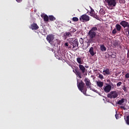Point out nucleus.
Returning a JSON list of instances; mask_svg holds the SVG:
<instances>
[{
	"label": "nucleus",
	"instance_id": "dca6fc26",
	"mask_svg": "<svg viewBox=\"0 0 129 129\" xmlns=\"http://www.w3.org/2000/svg\"><path fill=\"white\" fill-rule=\"evenodd\" d=\"M115 29L117 30V32H120L121 30V26H120V25H119V24H117L115 25Z\"/></svg>",
	"mask_w": 129,
	"mask_h": 129
},
{
	"label": "nucleus",
	"instance_id": "ea45409f",
	"mask_svg": "<svg viewBox=\"0 0 129 129\" xmlns=\"http://www.w3.org/2000/svg\"><path fill=\"white\" fill-rule=\"evenodd\" d=\"M114 46H117V43L114 42Z\"/></svg>",
	"mask_w": 129,
	"mask_h": 129
},
{
	"label": "nucleus",
	"instance_id": "e433bc0d",
	"mask_svg": "<svg viewBox=\"0 0 129 129\" xmlns=\"http://www.w3.org/2000/svg\"><path fill=\"white\" fill-rule=\"evenodd\" d=\"M115 118H116V119H118V114H116L115 115Z\"/></svg>",
	"mask_w": 129,
	"mask_h": 129
},
{
	"label": "nucleus",
	"instance_id": "cd10ccee",
	"mask_svg": "<svg viewBox=\"0 0 129 129\" xmlns=\"http://www.w3.org/2000/svg\"><path fill=\"white\" fill-rule=\"evenodd\" d=\"M98 75H99L98 78H100V79L102 80L104 78H103V75H102L101 74H98Z\"/></svg>",
	"mask_w": 129,
	"mask_h": 129
},
{
	"label": "nucleus",
	"instance_id": "2eb2a0df",
	"mask_svg": "<svg viewBox=\"0 0 129 129\" xmlns=\"http://www.w3.org/2000/svg\"><path fill=\"white\" fill-rule=\"evenodd\" d=\"M77 61L78 63L81 65V64H83V59L80 57H78L77 58Z\"/></svg>",
	"mask_w": 129,
	"mask_h": 129
},
{
	"label": "nucleus",
	"instance_id": "423d86ee",
	"mask_svg": "<svg viewBox=\"0 0 129 129\" xmlns=\"http://www.w3.org/2000/svg\"><path fill=\"white\" fill-rule=\"evenodd\" d=\"M107 96L108 98H116L118 96V94H117V91H111L107 94Z\"/></svg>",
	"mask_w": 129,
	"mask_h": 129
},
{
	"label": "nucleus",
	"instance_id": "f704fd0d",
	"mask_svg": "<svg viewBox=\"0 0 129 129\" xmlns=\"http://www.w3.org/2000/svg\"><path fill=\"white\" fill-rule=\"evenodd\" d=\"M79 41L81 44H83V38H80Z\"/></svg>",
	"mask_w": 129,
	"mask_h": 129
},
{
	"label": "nucleus",
	"instance_id": "393cba45",
	"mask_svg": "<svg viewBox=\"0 0 129 129\" xmlns=\"http://www.w3.org/2000/svg\"><path fill=\"white\" fill-rule=\"evenodd\" d=\"M100 14L101 15H105V11L103 9H101L100 10Z\"/></svg>",
	"mask_w": 129,
	"mask_h": 129
},
{
	"label": "nucleus",
	"instance_id": "473e14b6",
	"mask_svg": "<svg viewBox=\"0 0 129 129\" xmlns=\"http://www.w3.org/2000/svg\"><path fill=\"white\" fill-rule=\"evenodd\" d=\"M119 3L120 4H124L125 3V0H119Z\"/></svg>",
	"mask_w": 129,
	"mask_h": 129
},
{
	"label": "nucleus",
	"instance_id": "9b49d317",
	"mask_svg": "<svg viewBox=\"0 0 129 129\" xmlns=\"http://www.w3.org/2000/svg\"><path fill=\"white\" fill-rule=\"evenodd\" d=\"M104 90L106 93H108L110 90H111V86L110 85H107L103 87Z\"/></svg>",
	"mask_w": 129,
	"mask_h": 129
},
{
	"label": "nucleus",
	"instance_id": "c03bdc74",
	"mask_svg": "<svg viewBox=\"0 0 129 129\" xmlns=\"http://www.w3.org/2000/svg\"><path fill=\"white\" fill-rule=\"evenodd\" d=\"M74 32H75V30H74Z\"/></svg>",
	"mask_w": 129,
	"mask_h": 129
},
{
	"label": "nucleus",
	"instance_id": "39448f33",
	"mask_svg": "<svg viewBox=\"0 0 129 129\" xmlns=\"http://www.w3.org/2000/svg\"><path fill=\"white\" fill-rule=\"evenodd\" d=\"M85 85V84L83 82V81H81V82L78 84L77 83L78 88H79V90L81 91V92H83L84 94L86 93V90L87 89H84V86Z\"/></svg>",
	"mask_w": 129,
	"mask_h": 129
},
{
	"label": "nucleus",
	"instance_id": "4468645a",
	"mask_svg": "<svg viewBox=\"0 0 129 129\" xmlns=\"http://www.w3.org/2000/svg\"><path fill=\"white\" fill-rule=\"evenodd\" d=\"M103 75H110V70L109 69H106V70H104L103 71Z\"/></svg>",
	"mask_w": 129,
	"mask_h": 129
},
{
	"label": "nucleus",
	"instance_id": "a878e982",
	"mask_svg": "<svg viewBox=\"0 0 129 129\" xmlns=\"http://www.w3.org/2000/svg\"><path fill=\"white\" fill-rule=\"evenodd\" d=\"M73 21L74 22H78V21H79V19L77 17H73Z\"/></svg>",
	"mask_w": 129,
	"mask_h": 129
},
{
	"label": "nucleus",
	"instance_id": "a211bd4d",
	"mask_svg": "<svg viewBox=\"0 0 129 129\" xmlns=\"http://www.w3.org/2000/svg\"><path fill=\"white\" fill-rule=\"evenodd\" d=\"M48 19L49 21H55V20H56V18L53 15L49 16Z\"/></svg>",
	"mask_w": 129,
	"mask_h": 129
},
{
	"label": "nucleus",
	"instance_id": "6ab92c4d",
	"mask_svg": "<svg viewBox=\"0 0 129 129\" xmlns=\"http://www.w3.org/2000/svg\"><path fill=\"white\" fill-rule=\"evenodd\" d=\"M123 102H124V99L122 98L121 100L117 102V104H119V105H121Z\"/></svg>",
	"mask_w": 129,
	"mask_h": 129
},
{
	"label": "nucleus",
	"instance_id": "f03ea898",
	"mask_svg": "<svg viewBox=\"0 0 129 129\" xmlns=\"http://www.w3.org/2000/svg\"><path fill=\"white\" fill-rule=\"evenodd\" d=\"M46 40L50 45H52V46H56L57 41L55 40V35L52 34H48L46 36Z\"/></svg>",
	"mask_w": 129,
	"mask_h": 129
},
{
	"label": "nucleus",
	"instance_id": "4c0bfd02",
	"mask_svg": "<svg viewBox=\"0 0 129 129\" xmlns=\"http://www.w3.org/2000/svg\"><path fill=\"white\" fill-rule=\"evenodd\" d=\"M16 1L18 3H21V2H22L23 0H16Z\"/></svg>",
	"mask_w": 129,
	"mask_h": 129
},
{
	"label": "nucleus",
	"instance_id": "412c9836",
	"mask_svg": "<svg viewBox=\"0 0 129 129\" xmlns=\"http://www.w3.org/2000/svg\"><path fill=\"white\" fill-rule=\"evenodd\" d=\"M100 49L102 52H103L104 51H106V47H105L104 45H101L100 46Z\"/></svg>",
	"mask_w": 129,
	"mask_h": 129
},
{
	"label": "nucleus",
	"instance_id": "b1692460",
	"mask_svg": "<svg viewBox=\"0 0 129 129\" xmlns=\"http://www.w3.org/2000/svg\"><path fill=\"white\" fill-rule=\"evenodd\" d=\"M90 31H91V32H96V31H97V27H92Z\"/></svg>",
	"mask_w": 129,
	"mask_h": 129
},
{
	"label": "nucleus",
	"instance_id": "79ce46f5",
	"mask_svg": "<svg viewBox=\"0 0 129 129\" xmlns=\"http://www.w3.org/2000/svg\"><path fill=\"white\" fill-rule=\"evenodd\" d=\"M127 58H129V54L128 53H127Z\"/></svg>",
	"mask_w": 129,
	"mask_h": 129
},
{
	"label": "nucleus",
	"instance_id": "1a4fd4ad",
	"mask_svg": "<svg viewBox=\"0 0 129 129\" xmlns=\"http://www.w3.org/2000/svg\"><path fill=\"white\" fill-rule=\"evenodd\" d=\"M84 82L87 88H91V82H90V80H89V79L86 78L84 79Z\"/></svg>",
	"mask_w": 129,
	"mask_h": 129
},
{
	"label": "nucleus",
	"instance_id": "9d476101",
	"mask_svg": "<svg viewBox=\"0 0 129 129\" xmlns=\"http://www.w3.org/2000/svg\"><path fill=\"white\" fill-rule=\"evenodd\" d=\"M120 25H121L123 28H129V23L125 21H121Z\"/></svg>",
	"mask_w": 129,
	"mask_h": 129
},
{
	"label": "nucleus",
	"instance_id": "5701e85b",
	"mask_svg": "<svg viewBox=\"0 0 129 129\" xmlns=\"http://www.w3.org/2000/svg\"><path fill=\"white\" fill-rule=\"evenodd\" d=\"M64 36H65V37H66L67 38L68 37H71V36H72V35L71 34V33H70V32H66L64 33Z\"/></svg>",
	"mask_w": 129,
	"mask_h": 129
},
{
	"label": "nucleus",
	"instance_id": "2f4dec72",
	"mask_svg": "<svg viewBox=\"0 0 129 129\" xmlns=\"http://www.w3.org/2000/svg\"><path fill=\"white\" fill-rule=\"evenodd\" d=\"M121 84H122V83H121V82H119L118 83H117L116 85L117 87H119V86H120V85H121Z\"/></svg>",
	"mask_w": 129,
	"mask_h": 129
},
{
	"label": "nucleus",
	"instance_id": "4be33fe9",
	"mask_svg": "<svg viewBox=\"0 0 129 129\" xmlns=\"http://www.w3.org/2000/svg\"><path fill=\"white\" fill-rule=\"evenodd\" d=\"M90 15L91 16V17H93V16H94L95 15V13L94 12V10L91 9V11L90 12Z\"/></svg>",
	"mask_w": 129,
	"mask_h": 129
},
{
	"label": "nucleus",
	"instance_id": "aec40b11",
	"mask_svg": "<svg viewBox=\"0 0 129 129\" xmlns=\"http://www.w3.org/2000/svg\"><path fill=\"white\" fill-rule=\"evenodd\" d=\"M43 19L44 22H48L49 21V17L47 15H45L43 16Z\"/></svg>",
	"mask_w": 129,
	"mask_h": 129
},
{
	"label": "nucleus",
	"instance_id": "0eeeda50",
	"mask_svg": "<svg viewBox=\"0 0 129 129\" xmlns=\"http://www.w3.org/2000/svg\"><path fill=\"white\" fill-rule=\"evenodd\" d=\"M90 20V17L86 14H84L80 17V21L81 22H88Z\"/></svg>",
	"mask_w": 129,
	"mask_h": 129
},
{
	"label": "nucleus",
	"instance_id": "c756f323",
	"mask_svg": "<svg viewBox=\"0 0 129 129\" xmlns=\"http://www.w3.org/2000/svg\"><path fill=\"white\" fill-rule=\"evenodd\" d=\"M126 120V123L129 125V115L127 116Z\"/></svg>",
	"mask_w": 129,
	"mask_h": 129
},
{
	"label": "nucleus",
	"instance_id": "bb28decb",
	"mask_svg": "<svg viewBox=\"0 0 129 129\" xmlns=\"http://www.w3.org/2000/svg\"><path fill=\"white\" fill-rule=\"evenodd\" d=\"M116 33H117V30L115 28H114L112 31V34H113V35H115Z\"/></svg>",
	"mask_w": 129,
	"mask_h": 129
},
{
	"label": "nucleus",
	"instance_id": "7c9ffc66",
	"mask_svg": "<svg viewBox=\"0 0 129 129\" xmlns=\"http://www.w3.org/2000/svg\"><path fill=\"white\" fill-rule=\"evenodd\" d=\"M123 90H124V92H127V89L125 86H123L122 88Z\"/></svg>",
	"mask_w": 129,
	"mask_h": 129
},
{
	"label": "nucleus",
	"instance_id": "f8f14e48",
	"mask_svg": "<svg viewBox=\"0 0 129 129\" xmlns=\"http://www.w3.org/2000/svg\"><path fill=\"white\" fill-rule=\"evenodd\" d=\"M30 29L32 30H38L39 29V26L36 23H33L31 25Z\"/></svg>",
	"mask_w": 129,
	"mask_h": 129
},
{
	"label": "nucleus",
	"instance_id": "a19ab883",
	"mask_svg": "<svg viewBox=\"0 0 129 129\" xmlns=\"http://www.w3.org/2000/svg\"><path fill=\"white\" fill-rule=\"evenodd\" d=\"M85 68H89V66H85Z\"/></svg>",
	"mask_w": 129,
	"mask_h": 129
},
{
	"label": "nucleus",
	"instance_id": "ddd939ff",
	"mask_svg": "<svg viewBox=\"0 0 129 129\" xmlns=\"http://www.w3.org/2000/svg\"><path fill=\"white\" fill-rule=\"evenodd\" d=\"M89 52L90 53V55H91V56H94V55H95V54H96V52L94 51L93 47H90Z\"/></svg>",
	"mask_w": 129,
	"mask_h": 129
},
{
	"label": "nucleus",
	"instance_id": "37998d69",
	"mask_svg": "<svg viewBox=\"0 0 129 129\" xmlns=\"http://www.w3.org/2000/svg\"><path fill=\"white\" fill-rule=\"evenodd\" d=\"M73 72L74 73H75V69L73 70Z\"/></svg>",
	"mask_w": 129,
	"mask_h": 129
},
{
	"label": "nucleus",
	"instance_id": "f257e3e1",
	"mask_svg": "<svg viewBox=\"0 0 129 129\" xmlns=\"http://www.w3.org/2000/svg\"><path fill=\"white\" fill-rule=\"evenodd\" d=\"M79 68L80 71L78 70V67H76L75 68V74L79 77L80 78H82V76H83V74H84L85 73V72L86 71V69H85V67H84L82 64H79Z\"/></svg>",
	"mask_w": 129,
	"mask_h": 129
},
{
	"label": "nucleus",
	"instance_id": "20e7f679",
	"mask_svg": "<svg viewBox=\"0 0 129 129\" xmlns=\"http://www.w3.org/2000/svg\"><path fill=\"white\" fill-rule=\"evenodd\" d=\"M69 43L71 45V47H70V48H73L74 49V48H77V47H78V40H77V39H70Z\"/></svg>",
	"mask_w": 129,
	"mask_h": 129
},
{
	"label": "nucleus",
	"instance_id": "72a5a7b5",
	"mask_svg": "<svg viewBox=\"0 0 129 129\" xmlns=\"http://www.w3.org/2000/svg\"><path fill=\"white\" fill-rule=\"evenodd\" d=\"M111 58H115L116 57V55H115V53H112L111 55Z\"/></svg>",
	"mask_w": 129,
	"mask_h": 129
},
{
	"label": "nucleus",
	"instance_id": "f3484780",
	"mask_svg": "<svg viewBox=\"0 0 129 129\" xmlns=\"http://www.w3.org/2000/svg\"><path fill=\"white\" fill-rule=\"evenodd\" d=\"M97 86L101 88V87L103 86V82H100V81L97 82Z\"/></svg>",
	"mask_w": 129,
	"mask_h": 129
},
{
	"label": "nucleus",
	"instance_id": "58836bf2",
	"mask_svg": "<svg viewBox=\"0 0 129 129\" xmlns=\"http://www.w3.org/2000/svg\"><path fill=\"white\" fill-rule=\"evenodd\" d=\"M64 46H66V47H68V43H67V42L65 43Z\"/></svg>",
	"mask_w": 129,
	"mask_h": 129
},
{
	"label": "nucleus",
	"instance_id": "c9c22d12",
	"mask_svg": "<svg viewBox=\"0 0 129 129\" xmlns=\"http://www.w3.org/2000/svg\"><path fill=\"white\" fill-rule=\"evenodd\" d=\"M125 78H129V74H128V73H127V74L125 75Z\"/></svg>",
	"mask_w": 129,
	"mask_h": 129
},
{
	"label": "nucleus",
	"instance_id": "7ed1b4c3",
	"mask_svg": "<svg viewBox=\"0 0 129 129\" xmlns=\"http://www.w3.org/2000/svg\"><path fill=\"white\" fill-rule=\"evenodd\" d=\"M105 3L109 10H112L116 6V0H105Z\"/></svg>",
	"mask_w": 129,
	"mask_h": 129
},
{
	"label": "nucleus",
	"instance_id": "c85d7f7f",
	"mask_svg": "<svg viewBox=\"0 0 129 129\" xmlns=\"http://www.w3.org/2000/svg\"><path fill=\"white\" fill-rule=\"evenodd\" d=\"M93 17L95 19H96V20H99V16H97L96 14H95Z\"/></svg>",
	"mask_w": 129,
	"mask_h": 129
},
{
	"label": "nucleus",
	"instance_id": "6e6552de",
	"mask_svg": "<svg viewBox=\"0 0 129 129\" xmlns=\"http://www.w3.org/2000/svg\"><path fill=\"white\" fill-rule=\"evenodd\" d=\"M88 35L90 37V40L92 41V40L95 38V36H96V32H92L90 30L88 32Z\"/></svg>",
	"mask_w": 129,
	"mask_h": 129
}]
</instances>
